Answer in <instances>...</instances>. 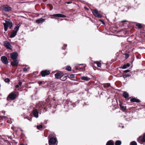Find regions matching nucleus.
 <instances>
[{"instance_id":"1","label":"nucleus","mask_w":145,"mask_h":145,"mask_svg":"<svg viewBox=\"0 0 145 145\" xmlns=\"http://www.w3.org/2000/svg\"><path fill=\"white\" fill-rule=\"evenodd\" d=\"M51 105L47 102H40L37 105V108L41 110L44 111L45 110L46 111L47 110L50 108Z\"/></svg>"},{"instance_id":"2","label":"nucleus","mask_w":145,"mask_h":145,"mask_svg":"<svg viewBox=\"0 0 145 145\" xmlns=\"http://www.w3.org/2000/svg\"><path fill=\"white\" fill-rule=\"evenodd\" d=\"M18 54L16 52H14L10 54V57L13 60V61H12L11 63V65L13 66H17L18 63L17 60L18 56Z\"/></svg>"},{"instance_id":"3","label":"nucleus","mask_w":145,"mask_h":145,"mask_svg":"<svg viewBox=\"0 0 145 145\" xmlns=\"http://www.w3.org/2000/svg\"><path fill=\"white\" fill-rule=\"evenodd\" d=\"M63 102L64 104V108L68 109L74 108L76 106L75 103H72L71 101H69L68 100L64 101Z\"/></svg>"},{"instance_id":"4","label":"nucleus","mask_w":145,"mask_h":145,"mask_svg":"<svg viewBox=\"0 0 145 145\" xmlns=\"http://www.w3.org/2000/svg\"><path fill=\"white\" fill-rule=\"evenodd\" d=\"M9 21H6L5 23H3L4 30L5 31H7L8 27L10 29H11L12 27V23L10 20H9Z\"/></svg>"},{"instance_id":"5","label":"nucleus","mask_w":145,"mask_h":145,"mask_svg":"<svg viewBox=\"0 0 145 145\" xmlns=\"http://www.w3.org/2000/svg\"><path fill=\"white\" fill-rule=\"evenodd\" d=\"M1 8L2 10L6 12H10L12 10V8L7 5H2Z\"/></svg>"},{"instance_id":"6","label":"nucleus","mask_w":145,"mask_h":145,"mask_svg":"<svg viewBox=\"0 0 145 145\" xmlns=\"http://www.w3.org/2000/svg\"><path fill=\"white\" fill-rule=\"evenodd\" d=\"M18 96L14 92L11 93L8 96L7 98V99L8 100V98H9L12 100H14Z\"/></svg>"},{"instance_id":"7","label":"nucleus","mask_w":145,"mask_h":145,"mask_svg":"<svg viewBox=\"0 0 145 145\" xmlns=\"http://www.w3.org/2000/svg\"><path fill=\"white\" fill-rule=\"evenodd\" d=\"M50 70H43L40 72V75H41L42 77H45L46 76L49 75L50 73Z\"/></svg>"},{"instance_id":"8","label":"nucleus","mask_w":145,"mask_h":145,"mask_svg":"<svg viewBox=\"0 0 145 145\" xmlns=\"http://www.w3.org/2000/svg\"><path fill=\"white\" fill-rule=\"evenodd\" d=\"M92 13L94 16L95 17L98 18H101L102 17V15L100 14L98 10L96 9H94L92 11Z\"/></svg>"},{"instance_id":"9","label":"nucleus","mask_w":145,"mask_h":145,"mask_svg":"<svg viewBox=\"0 0 145 145\" xmlns=\"http://www.w3.org/2000/svg\"><path fill=\"white\" fill-rule=\"evenodd\" d=\"M57 141V140L56 137H51L49 140L48 143L52 144H55Z\"/></svg>"},{"instance_id":"10","label":"nucleus","mask_w":145,"mask_h":145,"mask_svg":"<svg viewBox=\"0 0 145 145\" xmlns=\"http://www.w3.org/2000/svg\"><path fill=\"white\" fill-rule=\"evenodd\" d=\"M137 141L140 143L142 142H145V135L144 134L143 136H140L138 138Z\"/></svg>"},{"instance_id":"11","label":"nucleus","mask_w":145,"mask_h":145,"mask_svg":"<svg viewBox=\"0 0 145 145\" xmlns=\"http://www.w3.org/2000/svg\"><path fill=\"white\" fill-rule=\"evenodd\" d=\"M3 44L5 47L7 49L10 50H11V49L10 48V47H11V46L9 42L7 41H4L3 42Z\"/></svg>"},{"instance_id":"12","label":"nucleus","mask_w":145,"mask_h":145,"mask_svg":"<svg viewBox=\"0 0 145 145\" xmlns=\"http://www.w3.org/2000/svg\"><path fill=\"white\" fill-rule=\"evenodd\" d=\"M2 62L5 64L6 65L8 63L7 58L5 56H2L1 57Z\"/></svg>"},{"instance_id":"13","label":"nucleus","mask_w":145,"mask_h":145,"mask_svg":"<svg viewBox=\"0 0 145 145\" xmlns=\"http://www.w3.org/2000/svg\"><path fill=\"white\" fill-rule=\"evenodd\" d=\"M119 105L121 110L123 111H125L126 112H128L126 110V106L125 104H119Z\"/></svg>"},{"instance_id":"14","label":"nucleus","mask_w":145,"mask_h":145,"mask_svg":"<svg viewBox=\"0 0 145 145\" xmlns=\"http://www.w3.org/2000/svg\"><path fill=\"white\" fill-rule=\"evenodd\" d=\"M112 103L113 105L112 109L113 110H114L116 109L119 108L118 103L117 101L116 102L112 101Z\"/></svg>"},{"instance_id":"15","label":"nucleus","mask_w":145,"mask_h":145,"mask_svg":"<svg viewBox=\"0 0 145 145\" xmlns=\"http://www.w3.org/2000/svg\"><path fill=\"white\" fill-rule=\"evenodd\" d=\"M123 96L125 98L126 101H128L129 100V94L126 91L123 92Z\"/></svg>"},{"instance_id":"16","label":"nucleus","mask_w":145,"mask_h":145,"mask_svg":"<svg viewBox=\"0 0 145 145\" xmlns=\"http://www.w3.org/2000/svg\"><path fill=\"white\" fill-rule=\"evenodd\" d=\"M55 17H62V18H65L66 17V16L64 14H54L53 15H51Z\"/></svg>"},{"instance_id":"17","label":"nucleus","mask_w":145,"mask_h":145,"mask_svg":"<svg viewBox=\"0 0 145 145\" xmlns=\"http://www.w3.org/2000/svg\"><path fill=\"white\" fill-rule=\"evenodd\" d=\"M32 112L34 117L36 118L38 117L39 112L37 109H35L33 110Z\"/></svg>"},{"instance_id":"18","label":"nucleus","mask_w":145,"mask_h":145,"mask_svg":"<svg viewBox=\"0 0 145 145\" xmlns=\"http://www.w3.org/2000/svg\"><path fill=\"white\" fill-rule=\"evenodd\" d=\"M63 74V72H57L55 74V78L57 79H60V77L61 76V75Z\"/></svg>"},{"instance_id":"19","label":"nucleus","mask_w":145,"mask_h":145,"mask_svg":"<svg viewBox=\"0 0 145 145\" xmlns=\"http://www.w3.org/2000/svg\"><path fill=\"white\" fill-rule=\"evenodd\" d=\"M130 101L132 102H136L137 103H139L140 102V100L137 99L135 98H133L131 99Z\"/></svg>"},{"instance_id":"20","label":"nucleus","mask_w":145,"mask_h":145,"mask_svg":"<svg viewBox=\"0 0 145 145\" xmlns=\"http://www.w3.org/2000/svg\"><path fill=\"white\" fill-rule=\"evenodd\" d=\"M67 79V77L66 76L64 75V73H63V74L60 77V79L62 81H65Z\"/></svg>"},{"instance_id":"21","label":"nucleus","mask_w":145,"mask_h":145,"mask_svg":"<svg viewBox=\"0 0 145 145\" xmlns=\"http://www.w3.org/2000/svg\"><path fill=\"white\" fill-rule=\"evenodd\" d=\"M45 20V19L42 18H41L37 20L36 22L38 24L43 22Z\"/></svg>"},{"instance_id":"22","label":"nucleus","mask_w":145,"mask_h":145,"mask_svg":"<svg viewBox=\"0 0 145 145\" xmlns=\"http://www.w3.org/2000/svg\"><path fill=\"white\" fill-rule=\"evenodd\" d=\"M16 31H13L11 33V35L10 36V37L12 38L14 37L17 34Z\"/></svg>"},{"instance_id":"23","label":"nucleus","mask_w":145,"mask_h":145,"mask_svg":"<svg viewBox=\"0 0 145 145\" xmlns=\"http://www.w3.org/2000/svg\"><path fill=\"white\" fill-rule=\"evenodd\" d=\"M106 145H114V142L112 140H110L107 142Z\"/></svg>"},{"instance_id":"24","label":"nucleus","mask_w":145,"mask_h":145,"mask_svg":"<svg viewBox=\"0 0 145 145\" xmlns=\"http://www.w3.org/2000/svg\"><path fill=\"white\" fill-rule=\"evenodd\" d=\"M81 79L82 80L88 81L90 80V78L87 76H82L81 77Z\"/></svg>"},{"instance_id":"25","label":"nucleus","mask_w":145,"mask_h":145,"mask_svg":"<svg viewBox=\"0 0 145 145\" xmlns=\"http://www.w3.org/2000/svg\"><path fill=\"white\" fill-rule=\"evenodd\" d=\"M130 65V64L129 63H127L126 64H124L121 67V68L123 69H125L129 67Z\"/></svg>"},{"instance_id":"26","label":"nucleus","mask_w":145,"mask_h":145,"mask_svg":"<svg viewBox=\"0 0 145 145\" xmlns=\"http://www.w3.org/2000/svg\"><path fill=\"white\" fill-rule=\"evenodd\" d=\"M121 142L120 140H117L115 142V145H121Z\"/></svg>"},{"instance_id":"27","label":"nucleus","mask_w":145,"mask_h":145,"mask_svg":"<svg viewBox=\"0 0 145 145\" xmlns=\"http://www.w3.org/2000/svg\"><path fill=\"white\" fill-rule=\"evenodd\" d=\"M136 26H137L139 29H141L143 27L142 25L139 23H137V24H136Z\"/></svg>"},{"instance_id":"28","label":"nucleus","mask_w":145,"mask_h":145,"mask_svg":"<svg viewBox=\"0 0 145 145\" xmlns=\"http://www.w3.org/2000/svg\"><path fill=\"white\" fill-rule=\"evenodd\" d=\"M94 63L97 64V66L98 67H101V63L100 62L97 61L96 62H95Z\"/></svg>"},{"instance_id":"29","label":"nucleus","mask_w":145,"mask_h":145,"mask_svg":"<svg viewBox=\"0 0 145 145\" xmlns=\"http://www.w3.org/2000/svg\"><path fill=\"white\" fill-rule=\"evenodd\" d=\"M66 69L68 71H70L71 70V68L69 66H67L66 67Z\"/></svg>"},{"instance_id":"30","label":"nucleus","mask_w":145,"mask_h":145,"mask_svg":"<svg viewBox=\"0 0 145 145\" xmlns=\"http://www.w3.org/2000/svg\"><path fill=\"white\" fill-rule=\"evenodd\" d=\"M131 76V75L130 74H126V75H123L122 76L123 77V78L124 79H125L126 78H127V77H129Z\"/></svg>"},{"instance_id":"31","label":"nucleus","mask_w":145,"mask_h":145,"mask_svg":"<svg viewBox=\"0 0 145 145\" xmlns=\"http://www.w3.org/2000/svg\"><path fill=\"white\" fill-rule=\"evenodd\" d=\"M110 83H107L104 85V87L105 88H107L109 87L110 86Z\"/></svg>"},{"instance_id":"32","label":"nucleus","mask_w":145,"mask_h":145,"mask_svg":"<svg viewBox=\"0 0 145 145\" xmlns=\"http://www.w3.org/2000/svg\"><path fill=\"white\" fill-rule=\"evenodd\" d=\"M124 57H125V59H127L129 57V55L127 54L126 53L124 54Z\"/></svg>"},{"instance_id":"33","label":"nucleus","mask_w":145,"mask_h":145,"mask_svg":"<svg viewBox=\"0 0 145 145\" xmlns=\"http://www.w3.org/2000/svg\"><path fill=\"white\" fill-rule=\"evenodd\" d=\"M130 145H137V144L135 141H133L130 143Z\"/></svg>"},{"instance_id":"34","label":"nucleus","mask_w":145,"mask_h":145,"mask_svg":"<svg viewBox=\"0 0 145 145\" xmlns=\"http://www.w3.org/2000/svg\"><path fill=\"white\" fill-rule=\"evenodd\" d=\"M18 25L17 26H16L15 27V28H14V29L15 30H13L14 31H16V33H17V31H18V29H19V26H18Z\"/></svg>"},{"instance_id":"35","label":"nucleus","mask_w":145,"mask_h":145,"mask_svg":"<svg viewBox=\"0 0 145 145\" xmlns=\"http://www.w3.org/2000/svg\"><path fill=\"white\" fill-rule=\"evenodd\" d=\"M43 127L42 125H37V128L39 130H40V128H42Z\"/></svg>"},{"instance_id":"36","label":"nucleus","mask_w":145,"mask_h":145,"mask_svg":"<svg viewBox=\"0 0 145 145\" xmlns=\"http://www.w3.org/2000/svg\"><path fill=\"white\" fill-rule=\"evenodd\" d=\"M4 80L7 83L9 82L10 81V79L8 78H5Z\"/></svg>"},{"instance_id":"37","label":"nucleus","mask_w":145,"mask_h":145,"mask_svg":"<svg viewBox=\"0 0 145 145\" xmlns=\"http://www.w3.org/2000/svg\"><path fill=\"white\" fill-rule=\"evenodd\" d=\"M75 77V75L74 74H71L70 75V77L72 78H74Z\"/></svg>"},{"instance_id":"38","label":"nucleus","mask_w":145,"mask_h":145,"mask_svg":"<svg viewBox=\"0 0 145 145\" xmlns=\"http://www.w3.org/2000/svg\"><path fill=\"white\" fill-rule=\"evenodd\" d=\"M67 44H65L63 45V46L62 47V49L63 50H65L66 47H67Z\"/></svg>"},{"instance_id":"39","label":"nucleus","mask_w":145,"mask_h":145,"mask_svg":"<svg viewBox=\"0 0 145 145\" xmlns=\"http://www.w3.org/2000/svg\"><path fill=\"white\" fill-rule=\"evenodd\" d=\"M48 5L49 7H50V10H51L53 9V6L50 4H48Z\"/></svg>"},{"instance_id":"40","label":"nucleus","mask_w":145,"mask_h":145,"mask_svg":"<svg viewBox=\"0 0 145 145\" xmlns=\"http://www.w3.org/2000/svg\"><path fill=\"white\" fill-rule=\"evenodd\" d=\"M130 71L129 70H125L124 71H123V72L124 73H127V72H129Z\"/></svg>"},{"instance_id":"41","label":"nucleus","mask_w":145,"mask_h":145,"mask_svg":"<svg viewBox=\"0 0 145 145\" xmlns=\"http://www.w3.org/2000/svg\"><path fill=\"white\" fill-rule=\"evenodd\" d=\"M27 69L26 68H24L23 69V71L24 72H27Z\"/></svg>"},{"instance_id":"42","label":"nucleus","mask_w":145,"mask_h":145,"mask_svg":"<svg viewBox=\"0 0 145 145\" xmlns=\"http://www.w3.org/2000/svg\"><path fill=\"white\" fill-rule=\"evenodd\" d=\"M99 21H100L104 25L105 24V22H104L103 20H99Z\"/></svg>"},{"instance_id":"43","label":"nucleus","mask_w":145,"mask_h":145,"mask_svg":"<svg viewBox=\"0 0 145 145\" xmlns=\"http://www.w3.org/2000/svg\"><path fill=\"white\" fill-rule=\"evenodd\" d=\"M80 68L79 67H75V69L76 71L80 69Z\"/></svg>"},{"instance_id":"44","label":"nucleus","mask_w":145,"mask_h":145,"mask_svg":"<svg viewBox=\"0 0 145 145\" xmlns=\"http://www.w3.org/2000/svg\"><path fill=\"white\" fill-rule=\"evenodd\" d=\"M22 82L21 81H20L18 83V85H19V86H21L22 85Z\"/></svg>"},{"instance_id":"45","label":"nucleus","mask_w":145,"mask_h":145,"mask_svg":"<svg viewBox=\"0 0 145 145\" xmlns=\"http://www.w3.org/2000/svg\"><path fill=\"white\" fill-rule=\"evenodd\" d=\"M119 104H123L122 101L121 100L119 99Z\"/></svg>"},{"instance_id":"46","label":"nucleus","mask_w":145,"mask_h":145,"mask_svg":"<svg viewBox=\"0 0 145 145\" xmlns=\"http://www.w3.org/2000/svg\"><path fill=\"white\" fill-rule=\"evenodd\" d=\"M42 82L41 81H40L39 82L38 84H39V85H41L42 84Z\"/></svg>"},{"instance_id":"47","label":"nucleus","mask_w":145,"mask_h":145,"mask_svg":"<svg viewBox=\"0 0 145 145\" xmlns=\"http://www.w3.org/2000/svg\"><path fill=\"white\" fill-rule=\"evenodd\" d=\"M72 3V1H68L66 2V3L67 4H70Z\"/></svg>"},{"instance_id":"48","label":"nucleus","mask_w":145,"mask_h":145,"mask_svg":"<svg viewBox=\"0 0 145 145\" xmlns=\"http://www.w3.org/2000/svg\"><path fill=\"white\" fill-rule=\"evenodd\" d=\"M134 56H132V57H131V59H133V60L131 61V63H132L133 61L134 60Z\"/></svg>"},{"instance_id":"49","label":"nucleus","mask_w":145,"mask_h":145,"mask_svg":"<svg viewBox=\"0 0 145 145\" xmlns=\"http://www.w3.org/2000/svg\"><path fill=\"white\" fill-rule=\"evenodd\" d=\"M127 22L126 20H123V21H121V22H122V23H124V22Z\"/></svg>"},{"instance_id":"50","label":"nucleus","mask_w":145,"mask_h":145,"mask_svg":"<svg viewBox=\"0 0 145 145\" xmlns=\"http://www.w3.org/2000/svg\"><path fill=\"white\" fill-rule=\"evenodd\" d=\"M15 87L16 88H18V87H19V86L18 84V85H16V86Z\"/></svg>"},{"instance_id":"51","label":"nucleus","mask_w":145,"mask_h":145,"mask_svg":"<svg viewBox=\"0 0 145 145\" xmlns=\"http://www.w3.org/2000/svg\"><path fill=\"white\" fill-rule=\"evenodd\" d=\"M28 120H29L30 121H31L32 120V118H30V119H28Z\"/></svg>"},{"instance_id":"52","label":"nucleus","mask_w":145,"mask_h":145,"mask_svg":"<svg viewBox=\"0 0 145 145\" xmlns=\"http://www.w3.org/2000/svg\"><path fill=\"white\" fill-rule=\"evenodd\" d=\"M2 119H3V118H2V117L0 116V120H2Z\"/></svg>"},{"instance_id":"53","label":"nucleus","mask_w":145,"mask_h":145,"mask_svg":"<svg viewBox=\"0 0 145 145\" xmlns=\"http://www.w3.org/2000/svg\"><path fill=\"white\" fill-rule=\"evenodd\" d=\"M49 145H55V144H49Z\"/></svg>"},{"instance_id":"54","label":"nucleus","mask_w":145,"mask_h":145,"mask_svg":"<svg viewBox=\"0 0 145 145\" xmlns=\"http://www.w3.org/2000/svg\"><path fill=\"white\" fill-rule=\"evenodd\" d=\"M101 69H103V67H102H102H101Z\"/></svg>"},{"instance_id":"55","label":"nucleus","mask_w":145,"mask_h":145,"mask_svg":"<svg viewBox=\"0 0 145 145\" xmlns=\"http://www.w3.org/2000/svg\"><path fill=\"white\" fill-rule=\"evenodd\" d=\"M20 145H24V144H20Z\"/></svg>"},{"instance_id":"56","label":"nucleus","mask_w":145,"mask_h":145,"mask_svg":"<svg viewBox=\"0 0 145 145\" xmlns=\"http://www.w3.org/2000/svg\"><path fill=\"white\" fill-rule=\"evenodd\" d=\"M144 37H145V35H144Z\"/></svg>"}]
</instances>
